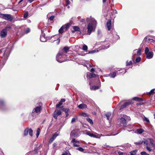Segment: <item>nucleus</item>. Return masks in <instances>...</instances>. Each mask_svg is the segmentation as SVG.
I'll return each instance as SVG.
<instances>
[{"label": "nucleus", "instance_id": "a18cd8bd", "mask_svg": "<svg viewBox=\"0 0 155 155\" xmlns=\"http://www.w3.org/2000/svg\"><path fill=\"white\" fill-rule=\"evenodd\" d=\"M118 153L119 155H127L126 153H124L120 151H118Z\"/></svg>", "mask_w": 155, "mask_h": 155}, {"label": "nucleus", "instance_id": "5701e85b", "mask_svg": "<svg viewBox=\"0 0 155 155\" xmlns=\"http://www.w3.org/2000/svg\"><path fill=\"white\" fill-rule=\"evenodd\" d=\"M69 48L68 47H64V48L62 50V51L61 53L64 54L66 53L68 51Z\"/></svg>", "mask_w": 155, "mask_h": 155}, {"label": "nucleus", "instance_id": "bf43d9fd", "mask_svg": "<svg viewBox=\"0 0 155 155\" xmlns=\"http://www.w3.org/2000/svg\"><path fill=\"white\" fill-rule=\"evenodd\" d=\"M30 31V29L29 28H27L26 31H25V32L26 33H29Z\"/></svg>", "mask_w": 155, "mask_h": 155}, {"label": "nucleus", "instance_id": "5fc2aeb1", "mask_svg": "<svg viewBox=\"0 0 155 155\" xmlns=\"http://www.w3.org/2000/svg\"><path fill=\"white\" fill-rule=\"evenodd\" d=\"M54 18V16H52L49 17V19L51 21H52L53 20Z\"/></svg>", "mask_w": 155, "mask_h": 155}, {"label": "nucleus", "instance_id": "e2e57ef3", "mask_svg": "<svg viewBox=\"0 0 155 155\" xmlns=\"http://www.w3.org/2000/svg\"><path fill=\"white\" fill-rule=\"evenodd\" d=\"M65 99L64 98H62L61 99L60 101H61L62 103V102H64L65 101Z\"/></svg>", "mask_w": 155, "mask_h": 155}, {"label": "nucleus", "instance_id": "ddd939ff", "mask_svg": "<svg viewBox=\"0 0 155 155\" xmlns=\"http://www.w3.org/2000/svg\"><path fill=\"white\" fill-rule=\"evenodd\" d=\"M9 49L8 48L6 49L5 51L4 54L3 58L5 60L7 59L8 58L9 56V53H8Z\"/></svg>", "mask_w": 155, "mask_h": 155}, {"label": "nucleus", "instance_id": "a878e982", "mask_svg": "<svg viewBox=\"0 0 155 155\" xmlns=\"http://www.w3.org/2000/svg\"><path fill=\"white\" fill-rule=\"evenodd\" d=\"M133 100L134 101H143V100L139 97H135L133 98Z\"/></svg>", "mask_w": 155, "mask_h": 155}, {"label": "nucleus", "instance_id": "6e6552de", "mask_svg": "<svg viewBox=\"0 0 155 155\" xmlns=\"http://www.w3.org/2000/svg\"><path fill=\"white\" fill-rule=\"evenodd\" d=\"M41 106L35 107L33 110L32 112V115L34 113L37 114L38 115L41 113Z\"/></svg>", "mask_w": 155, "mask_h": 155}, {"label": "nucleus", "instance_id": "6e6d98bb", "mask_svg": "<svg viewBox=\"0 0 155 155\" xmlns=\"http://www.w3.org/2000/svg\"><path fill=\"white\" fill-rule=\"evenodd\" d=\"M81 115L84 117H86L87 116V114L86 113H82L81 114Z\"/></svg>", "mask_w": 155, "mask_h": 155}, {"label": "nucleus", "instance_id": "a19ab883", "mask_svg": "<svg viewBox=\"0 0 155 155\" xmlns=\"http://www.w3.org/2000/svg\"><path fill=\"white\" fill-rule=\"evenodd\" d=\"M141 49H140L137 51V56H139L141 55Z\"/></svg>", "mask_w": 155, "mask_h": 155}, {"label": "nucleus", "instance_id": "c756f323", "mask_svg": "<svg viewBox=\"0 0 155 155\" xmlns=\"http://www.w3.org/2000/svg\"><path fill=\"white\" fill-rule=\"evenodd\" d=\"M65 31V30L64 28V26H62L59 30V32L60 33L62 34Z\"/></svg>", "mask_w": 155, "mask_h": 155}, {"label": "nucleus", "instance_id": "f8f14e48", "mask_svg": "<svg viewBox=\"0 0 155 155\" xmlns=\"http://www.w3.org/2000/svg\"><path fill=\"white\" fill-rule=\"evenodd\" d=\"M58 135V134L56 133L54 134L50 139L49 141V143H51Z\"/></svg>", "mask_w": 155, "mask_h": 155}, {"label": "nucleus", "instance_id": "680f3d73", "mask_svg": "<svg viewBox=\"0 0 155 155\" xmlns=\"http://www.w3.org/2000/svg\"><path fill=\"white\" fill-rule=\"evenodd\" d=\"M79 146H80L79 145H77V144H75V143H74L73 144V146L74 147H79Z\"/></svg>", "mask_w": 155, "mask_h": 155}, {"label": "nucleus", "instance_id": "dca6fc26", "mask_svg": "<svg viewBox=\"0 0 155 155\" xmlns=\"http://www.w3.org/2000/svg\"><path fill=\"white\" fill-rule=\"evenodd\" d=\"M146 54V55L147 58L149 59L152 58L153 56V52L151 51L148 53H147Z\"/></svg>", "mask_w": 155, "mask_h": 155}, {"label": "nucleus", "instance_id": "423d86ee", "mask_svg": "<svg viewBox=\"0 0 155 155\" xmlns=\"http://www.w3.org/2000/svg\"><path fill=\"white\" fill-rule=\"evenodd\" d=\"M10 26H7L5 28L3 29L0 32V37L1 38H4L5 37L7 34V29L11 28Z\"/></svg>", "mask_w": 155, "mask_h": 155}, {"label": "nucleus", "instance_id": "603ef678", "mask_svg": "<svg viewBox=\"0 0 155 155\" xmlns=\"http://www.w3.org/2000/svg\"><path fill=\"white\" fill-rule=\"evenodd\" d=\"M143 143V140H140L139 141V142H136L135 143L137 145H138V144L140 145V144H142Z\"/></svg>", "mask_w": 155, "mask_h": 155}, {"label": "nucleus", "instance_id": "338daca9", "mask_svg": "<svg viewBox=\"0 0 155 155\" xmlns=\"http://www.w3.org/2000/svg\"><path fill=\"white\" fill-rule=\"evenodd\" d=\"M137 49H135V50H134V51H133V52H134V55H136L135 53L137 52Z\"/></svg>", "mask_w": 155, "mask_h": 155}, {"label": "nucleus", "instance_id": "0eeeda50", "mask_svg": "<svg viewBox=\"0 0 155 155\" xmlns=\"http://www.w3.org/2000/svg\"><path fill=\"white\" fill-rule=\"evenodd\" d=\"M87 135H89V136H90L91 137L97 138H100L101 136H103V135L101 134L100 135L96 133H94V134L93 133L90 132L89 131L87 132Z\"/></svg>", "mask_w": 155, "mask_h": 155}, {"label": "nucleus", "instance_id": "37998d69", "mask_svg": "<svg viewBox=\"0 0 155 155\" xmlns=\"http://www.w3.org/2000/svg\"><path fill=\"white\" fill-rule=\"evenodd\" d=\"M40 132V130L39 128H38L37 130V133H36V136L37 137H38Z\"/></svg>", "mask_w": 155, "mask_h": 155}, {"label": "nucleus", "instance_id": "e433bc0d", "mask_svg": "<svg viewBox=\"0 0 155 155\" xmlns=\"http://www.w3.org/2000/svg\"><path fill=\"white\" fill-rule=\"evenodd\" d=\"M87 78H92V73H87Z\"/></svg>", "mask_w": 155, "mask_h": 155}, {"label": "nucleus", "instance_id": "f704fd0d", "mask_svg": "<svg viewBox=\"0 0 155 155\" xmlns=\"http://www.w3.org/2000/svg\"><path fill=\"white\" fill-rule=\"evenodd\" d=\"M57 40H58L57 42H58V44H59L60 42V40L58 38H56L55 39L53 40V39H51V42H54V41H56Z\"/></svg>", "mask_w": 155, "mask_h": 155}, {"label": "nucleus", "instance_id": "052dcab7", "mask_svg": "<svg viewBox=\"0 0 155 155\" xmlns=\"http://www.w3.org/2000/svg\"><path fill=\"white\" fill-rule=\"evenodd\" d=\"M92 78H95L96 77V75L95 74L92 73Z\"/></svg>", "mask_w": 155, "mask_h": 155}, {"label": "nucleus", "instance_id": "79ce46f5", "mask_svg": "<svg viewBox=\"0 0 155 155\" xmlns=\"http://www.w3.org/2000/svg\"><path fill=\"white\" fill-rule=\"evenodd\" d=\"M137 150H134L130 152V155H135L136 154V153H137Z\"/></svg>", "mask_w": 155, "mask_h": 155}, {"label": "nucleus", "instance_id": "72a5a7b5", "mask_svg": "<svg viewBox=\"0 0 155 155\" xmlns=\"http://www.w3.org/2000/svg\"><path fill=\"white\" fill-rule=\"evenodd\" d=\"M71 143H80V142L79 141L76 140L75 139L73 138L72 140L71 141Z\"/></svg>", "mask_w": 155, "mask_h": 155}, {"label": "nucleus", "instance_id": "c85d7f7f", "mask_svg": "<svg viewBox=\"0 0 155 155\" xmlns=\"http://www.w3.org/2000/svg\"><path fill=\"white\" fill-rule=\"evenodd\" d=\"M70 26V24L69 23H68L62 26H64V28L65 30V31H66L69 28Z\"/></svg>", "mask_w": 155, "mask_h": 155}, {"label": "nucleus", "instance_id": "7c9ffc66", "mask_svg": "<svg viewBox=\"0 0 155 155\" xmlns=\"http://www.w3.org/2000/svg\"><path fill=\"white\" fill-rule=\"evenodd\" d=\"M116 76V72H113L110 74V76L111 78H114Z\"/></svg>", "mask_w": 155, "mask_h": 155}, {"label": "nucleus", "instance_id": "bb28decb", "mask_svg": "<svg viewBox=\"0 0 155 155\" xmlns=\"http://www.w3.org/2000/svg\"><path fill=\"white\" fill-rule=\"evenodd\" d=\"M73 29L74 30H72L71 31L73 33L75 31H79L80 30V28L79 27L77 26H73Z\"/></svg>", "mask_w": 155, "mask_h": 155}, {"label": "nucleus", "instance_id": "20e7f679", "mask_svg": "<svg viewBox=\"0 0 155 155\" xmlns=\"http://www.w3.org/2000/svg\"><path fill=\"white\" fill-rule=\"evenodd\" d=\"M0 17L6 21H12L13 19L12 15L10 14H0Z\"/></svg>", "mask_w": 155, "mask_h": 155}, {"label": "nucleus", "instance_id": "c03bdc74", "mask_svg": "<svg viewBox=\"0 0 155 155\" xmlns=\"http://www.w3.org/2000/svg\"><path fill=\"white\" fill-rule=\"evenodd\" d=\"M62 103L61 101H60L59 104H57L56 105V107L57 108H58L60 106H61V105H62Z\"/></svg>", "mask_w": 155, "mask_h": 155}, {"label": "nucleus", "instance_id": "aec40b11", "mask_svg": "<svg viewBox=\"0 0 155 155\" xmlns=\"http://www.w3.org/2000/svg\"><path fill=\"white\" fill-rule=\"evenodd\" d=\"M62 110L66 114V117H67L69 115L68 112L69 111V109L68 108H63L62 109Z\"/></svg>", "mask_w": 155, "mask_h": 155}, {"label": "nucleus", "instance_id": "774afa93", "mask_svg": "<svg viewBox=\"0 0 155 155\" xmlns=\"http://www.w3.org/2000/svg\"><path fill=\"white\" fill-rule=\"evenodd\" d=\"M91 72H93L94 71V69L93 68H91Z\"/></svg>", "mask_w": 155, "mask_h": 155}, {"label": "nucleus", "instance_id": "3c124183", "mask_svg": "<svg viewBox=\"0 0 155 155\" xmlns=\"http://www.w3.org/2000/svg\"><path fill=\"white\" fill-rule=\"evenodd\" d=\"M77 119V117H76V118L74 117L72 118L71 121V123H73L75 122L76 120Z\"/></svg>", "mask_w": 155, "mask_h": 155}, {"label": "nucleus", "instance_id": "09e8293b", "mask_svg": "<svg viewBox=\"0 0 155 155\" xmlns=\"http://www.w3.org/2000/svg\"><path fill=\"white\" fill-rule=\"evenodd\" d=\"M150 51H149V49L147 47H146L145 50V53L146 54L147 53H148Z\"/></svg>", "mask_w": 155, "mask_h": 155}, {"label": "nucleus", "instance_id": "f3484780", "mask_svg": "<svg viewBox=\"0 0 155 155\" xmlns=\"http://www.w3.org/2000/svg\"><path fill=\"white\" fill-rule=\"evenodd\" d=\"M105 116L107 120H110L112 118V114L111 113L108 112L105 114Z\"/></svg>", "mask_w": 155, "mask_h": 155}, {"label": "nucleus", "instance_id": "de8ad7c7", "mask_svg": "<svg viewBox=\"0 0 155 155\" xmlns=\"http://www.w3.org/2000/svg\"><path fill=\"white\" fill-rule=\"evenodd\" d=\"M143 120L144 121H146L147 123H149V119L145 117L143 118Z\"/></svg>", "mask_w": 155, "mask_h": 155}, {"label": "nucleus", "instance_id": "4468645a", "mask_svg": "<svg viewBox=\"0 0 155 155\" xmlns=\"http://www.w3.org/2000/svg\"><path fill=\"white\" fill-rule=\"evenodd\" d=\"M111 21L110 20H108L106 24V26L108 31L110 30L111 27Z\"/></svg>", "mask_w": 155, "mask_h": 155}, {"label": "nucleus", "instance_id": "f03ea898", "mask_svg": "<svg viewBox=\"0 0 155 155\" xmlns=\"http://www.w3.org/2000/svg\"><path fill=\"white\" fill-rule=\"evenodd\" d=\"M130 117L126 115H124L123 117L118 119L117 125L118 127L120 126L125 127L127 125V121L130 120Z\"/></svg>", "mask_w": 155, "mask_h": 155}, {"label": "nucleus", "instance_id": "39448f33", "mask_svg": "<svg viewBox=\"0 0 155 155\" xmlns=\"http://www.w3.org/2000/svg\"><path fill=\"white\" fill-rule=\"evenodd\" d=\"M64 56V53H61V52H59L57 55L56 58L57 61L60 63L66 61V59Z\"/></svg>", "mask_w": 155, "mask_h": 155}, {"label": "nucleus", "instance_id": "473e14b6", "mask_svg": "<svg viewBox=\"0 0 155 155\" xmlns=\"http://www.w3.org/2000/svg\"><path fill=\"white\" fill-rule=\"evenodd\" d=\"M141 59V58L140 57H138L136 59L135 61L134 62V63H137L139 62Z\"/></svg>", "mask_w": 155, "mask_h": 155}, {"label": "nucleus", "instance_id": "a211bd4d", "mask_svg": "<svg viewBox=\"0 0 155 155\" xmlns=\"http://www.w3.org/2000/svg\"><path fill=\"white\" fill-rule=\"evenodd\" d=\"M131 104V102H126L124 103V104L121 106L120 108V110H121L122 109L125 107L127 105H130Z\"/></svg>", "mask_w": 155, "mask_h": 155}, {"label": "nucleus", "instance_id": "9d476101", "mask_svg": "<svg viewBox=\"0 0 155 155\" xmlns=\"http://www.w3.org/2000/svg\"><path fill=\"white\" fill-rule=\"evenodd\" d=\"M61 110L56 109L54 113L53 117L55 119H57L58 116L61 115Z\"/></svg>", "mask_w": 155, "mask_h": 155}, {"label": "nucleus", "instance_id": "b1692460", "mask_svg": "<svg viewBox=\"0 0 155 155\" xmlns=\"http://www.w3.org/2000/svg\"><path fill=\"white\" fill-rule=\"evenodd\" d=\"M6 102L5 101L3 100H0V108H1L2 106H5V105Z\"/></svg>", "mask_w": 155, "mask_h": 155}, {"label": "nucleus", "instance_id": "393cba45", "mask_svg": "<svg viewBox=\"0 0 155 155\" xmlns=\"http://www.w3.org/2000/svg\"><path fill=\"white\" fill-rule=\"evenodd\" d=\"M143 41H147L148 42H153L154 41V40L153 39H150V38H148L147 37H146L143 40Z\"/></svg>", "mask_w": 155, "mask_h": 155}, {"label": "nucleus", "instance_id": "cd10ccee", "mask_svg": "<svg viewBox=\"0 0 155 155\" xmlns=\"http://www.w3.org/2000/svg\"><path fill=\"white\" fill-rule=\"evenodd\" d=\"M144 131L143 129L141 128L138 129L137 130L136 133L138 134H140Z\"/></svg>", "mask_w": 155, "mask_h": 155}, {"label": "nucleus", "instance_id": "69168bd1", "mask_svg": "<svg viewBox=\"0 0 155 155\" xmlns=\"http://www.w3.org/2000/svg\"><path fill=\"white\" fill-rule=\"evenodd\" d=\"M57 144L55 143H54L53 144V147H54L56 146Z\"/></svg>", "mask_w": 155, "mask_h": 155}, {"label": "nucleus", "instance_id": "2f4dec72", "mask_svg": "<svg viewBox=\"0 0 155 155\" xmlns=\"http://www.w3.org/2000/svg\"><path fill=\"white\" fill-rule=\"evenodd\" d=\"M106 45H107L106 46L104 45H103L101 46V49L100 48L99 50H101V49H107L109 47V45L108 44Z\"/></svg>", "mask_w": 155, "mask_h": 155}, {"label": "nucleus", "instance_id": "8fccbe9b", "mask_svg": "<svg viewBox=\"0 0 155 155\" xmlns=\"http://www.w3.org/2000/svg\"><path fill=\"white\" fill-rule=\"evenodd\" d=\"M28 12H26L25 13L23 17L25 18H26L28 16Z\"/></svg>", "mask_w": 155, "mask_h": 155}, {"label": "nucleus", "instance_id": "49530a36", "mask_svg": "<svg viewBox=\"0 0 155 155\" xmlns=\"http://www.w3.org/2000/svg\"><path fill=\"white\" fill-rule=\"evenodd\" d=\"M141 155H150L149 154L147 153L145 151L142 152L140 153Z\"/></svg>", "mask_w": 155, "mask_h": 155}, {"label": "nucleus", "instance_id": "0e129e2a", "mask_svg": "<svg viewBox=\"0 0 155 155\" xmlns=\"http://www.w3.org/2000/svg\"><path fill=\"white\" fill-rule=\"evenodd\" d=\"M124 71H121V72H118V73L120 74V73H123V72H124V73H125L127 71H126V70H124Z\"/></svg>", "mask_w": 155, "mask_h": 155}, {"label": "nucleus", "instance_id": "864d4df0", "mask_svg": "<svg viewBox=\"0 0 155 155\" xmlns=\"http://www.w3.org/2000/svg\"><path fill=\"white\" fill-rule=\"evenodd\" d=\"M132 64V61H129V62H128L127 61V64H126V65L127 66L130 65L131 64Z\"/></svg>", "mask_w": 155, "mask_h": 155}, {"label": "nucleus", "instance_id": "13d9d810", "mask_svg": "<svg viewBox=\"0 0 155 155\" xmlns=\"http://www.w3.org/2000/svg\"><path fill=\"white\" fill-rule=\"evenodd\" d=\"M78 150L79 151H81V152L83 151H84V149L82 148L81 147H79L78 148Z\"/></svg>", "mask_w": 155, "mask_h": 155}, {"label": "nucleus", "instance_id": "9b49d317", "mask_svg": "<svg viewBox=\"0 0 155 155\" xmlns=\"http://www.w3.org/2000/svg\"><path fill=\"white\" fill-rule=\"evenodd\" d=\"M45 34L43 32V31H41V35L40 37V40L42 42H45L47 41V38L45 37Z\"/></svg>", "mask_w": 155, "mask_h": 155}, {"label": "nucleus", "instance_id": "4be33fe9", "mask_svg": "<svg viewBox=\"0 0 155 155\" xmlns=\"http://www.w3.org/2000/svg\"><path fill=\"white\" fill-rule=\"evenodd\" d=\"M100 86H90V88L91 90H97L99 89Z\"/></svg>", "mask_w": 155, "mask_h": 155}, {"label": "nucleus", "instance_id": "ea45409f", "mask_svg": "<svg viewBox=\"0 0 155 155\" xmlns=\"http://www.w3.org/2000/svg\"><path fill=\"white\" fill-rule=\"evenodd\" d=\"M82 49L84 51H87V46L85 45H84Z\"/></svg>", "mask_w": 155, "mask_h": 155}, {"label": "nucleus", "instance_id": "412c9836", "mask_svg": "<svg viewBox=\"0 0 155 155\" xmlns=\"http://www.w3.org/2000/svg\"><path fill=\"white\" fill-rule=\"evenodd\" d=\"M147 94L151 95H153V94H155V89H152L150 91L147 93Z\"/></svg>", "mask_w": 155, "mask_h": 155}, {"label": "nucleus", "instance_id": "1a4fd4ad", "mask_svg": "<svg viewBox=\"0 0 155 155\" xmlns=\"http://www.w3.org/2000/svg\"><path fill=\"white\" fill-rule=\"evenodd\" d=\"M28 133L29 135L32 137L33 135V130L31 129H29L28 128H26L24 131V135L26 136L28 135Z\"/></svg>", "mask_w": 155, "mask_h": 155}, {"label": "nucleus", "instance_id": "6ab92c4d", "mask_svg": "<svg viewBox=\"0 0 155 155\" xmlns=\"http://www.w3.org/2000/svg\"><path fill=\"white\" fill-rule=\"evenodd\" d=\"M87 107V105L84 104H81L78 106V107L79 108L82 109L86 108Z\"/></svg>", "mask_w": 155, "mask_h": 155}, {"label": "nucleus", "instance_id": "7ed1b4c3", "mask_svg": "<svg viewBox=\"0 0 155 155\" xmlns=\"http://www.w3.org/2000/svg\"><path fill=\"white\" fill-rule=\"evenodd\" d=\"M143 143L146 144V148L149 151H151L150 148L155 147V145L153 143V140L151 139H148L147 140H145L143 141Z\"/></svg>", "mask_w": 155, "mask_h": 155}, {"label": "nucleus", "instance_id": "c9c22d12", "mask_svg": "<svg viewBox=\"0 0 155 155\" xmlns=\"http://www.w3.org/2000/svg\"><path fill=\"white\" fill-rule=\"evenodd\" d=\"M41 147V145H40L39 147H37V145H36V146L34 150L35 152H37L40 148Z\"/></svg>", "mask_w": 155, "mask_h": 155}, {"label": "nucleus", "instance_id": "4d7b16f0", "mask_svg": "<svg viewBox=\"0 0 155 155\" xmlns=\"http://www.w3.org/2000/svg\"><path fill=\"white\" fill-rule=\"evenodd\" d=\"M70 2L69 0H66V4L67 5L70 4Z\"/></svg>", "mask_w": 155, "mask_h": 155}, {"label": "nucleus", "instance_id": "2eb2a0df", "mask_svg": "<svg viewBox=\"0 0 155 155\" xmlns=\"http://www.w3.org/2000/svg\"><path fill=\"white\" fill-rule=\"evenodd\" d=\"M78 136V134L75 132L74 131H72L70 134V137H77Z\"/></svg>", "mask_w": 155, "mask_h": 155}, {"label": "nucleus", "instance_id": "58836bf2", "mask_svg": "<svg viewBox=\"0 0 155 155\" xmlns=\"http://www.w3.org/2000/svg\"><path fill=\"white\" fill-rule=\"evenodd\" d=\"M98 51V50H94L91 51H89L88 52L89 54H93L95 53H97Z\"/></svg>", "mask_w": 155, "mask_h": 155}, {"label": "nucleus", "instance_id": "4c0bfd02", "mask_svg": "<svg viewBox=\"0 0 155 155\" xmlns=\"http://www.w3.org/2000/svg\"><path fill=\"white\" fill-rule=\"evenodd\" d=\"M87 120L91 124H93V122L92 120L89 118H86Z\"/></svg>", "mask_w": 155, "mask_h": 155}, {"label": "nucleus", "instance_id": "f257e3e1", "mask_svg": "<svg viewBox=\"0 0 155 155\" xmlns=\"http://www.w3.org/2000/svg\"><path fill=\"white\" fill-rule=\"evenodd\" d=\"M86 20L88 23L87 34L90 35L92 31L95 29L97 25V22L94 18L90 19L87 18Z\"/></svg>", "mask_w": 155, "mask_h": 155}]
</instances>
